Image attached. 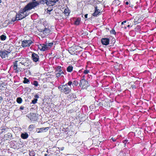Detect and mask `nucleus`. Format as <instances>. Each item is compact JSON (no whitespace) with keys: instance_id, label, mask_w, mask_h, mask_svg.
Masks as SVG:
<instances>
[{"instance_id":"1","label":"nucleus","mask_w":156,"mask_h":156,"mask_svg":"<svg viewBox=\"0 0 156 156\" xmlns=\"http://www.w3.org/2000/svg\"><path fill=\"white\" fill-rule=\"evenodd\" d=\"M38 4V3L37 2H32L27 4L20 12V19L22 20L28 16L29 15V12H27L37 6Z\"/></svg>"},{"instance_id":"2","label":"nucleus","mask_w":156,"mask_h":156,"mask_svg":"<svg viewBox=\"0 0 156 156\" xmlns=\"http://www.w3.org/2000/svg\"><path fill=\"white\" fill-rule=\"evenodd\" d=\"M11 55H12V54L9 51H0V56L2 58H5L10 59L11 57H9Z\"/></svg>"},{"instance_id":"3","label":"nucleus","mask_w":156,"mask_h":156,"mask_svg":"<svg viewBox=\"0 0 156 156\" xmlns=\"http://www.w3.org/2000/svg\"><path fill=\"white\" fill-rule=\"evenodd\" d=\"M18 62L17 60L14 63V68L15 72H18L19 71H21L22 70L23 66Z\"/></svg>"},{"instance_id":"4","label":"nucleus","mask_w":156,"mask_h":156,"mask_svg":"<svg viewBox=\"0 0 156 156\" xmlns=\"http://www.w3.org/2000/svg\"><path fill=\"white\" fill-rule=\"evenodd\" d=\"M22 65H24L25 66H27L30 64V61L27 58H22L18 59L17 60Z\"/></svg>"},{"instance_id":"5","label":"nucleus","mask_w":156,"mask_h":156,"mask_svg":"<svg viewBox=\"0 0 156 156\" xmlns=\"http://www.w3.org/2000/svg\"><path fill=\"white\" fill-rule=\"evenodd\" d=\"M79 84L83 88H86L89 85L87 81H86L84 79H83L80 81V82L79 83Z\"/></svg>"},{"instance_id":"6","label":"nucleus","mask_w":156,"mask_h":156,"mask_svg":"<svg viewBox=\"0 0 156 156\" xmlns=\"http://www.w3.org/2000/svg\"><path fill=\"white\" fill-rule=\"evenodd\" d=\"M33 42L30 40H24L22 41V46L23 47H29Z\"/></svg>"},{"instance_id":"7","label":"nucleus","mask_w":156,"mask_h":156,"mask_svg":"<svg viewBox=\"0 0 156 156\" xmlns=\"http://www.w3.org/2000/svg\"><path fill=\"white\" fill-rule=\"evenodd\" d=\"M62 87L63 88L62 92H63L66 94H68L70 91V90L68 87L67 84L62 86Z\"/></svg>"},{"instance_id":"8","label":"nucleus","mask_w":156,"mask_h":156,"mask_svg":"<svg viewBox=\"0 0 156 156\" xmlns=\"http://www.w3.org/2000/svg\"><path fill=\"white\" fill-rule=\"evenodd\" d=\"M31 57L34 62H37L39 61V56L37 54L34 52H33L32 54Z\"/></svg>"},{"instance_id":"9","label":"nucleus","mask_w":156,"mask_h":156,"mask_svg":"<svg viewBox=\"0 0 156 156\" xmlns=\"http://www.w3.org/2000/svg\"><path fill=\"white\" fill-rule=\"evenodd\" d=\"M58 0H48V5L49 6H53Z\"/></svg>"},{"instance_id":"10","label":"nucleus","mask_w":156,"mask_h":156,"mask_svg":"<svg viewBox=\"0 0 156 156\" xmlns=\"http://www.w3.org/2000/svg\"><path fill=\"white\" fill-rule=\"evenodd\" d=\"M101 41L102 44L108 45L109 44V40L108 38H103L101 39Z\"/></svg>"},{"instance_id":"11","label":"nucleus","mask_w":156,"mask_h":156,"mask_svg":"<svg viewBox=\"0 0 156 156\" xmlns=\"http://www.w3.org/2000/svg\"><path fill=\"white\" fill-rule=\"evenodd\" d=\"M98 15V9L97 7H95V12L92 14V16L91 17V19L94 18V17L97 16Z\"/></svg>"},{"instance_id":"12","label":"nucleus","mask_w":156,"mask_h":156,"mask_svg":"<svg viewBox=\"0 0 156 156\" xmlns=\"http://www.w3.org/2000/svg\"><path fill=\"white\" fill-rule=\"evenodd\" d=\"M34 2H37L39 4L37 6L39 5L40 3L44 5L45 4L48 5V0H40L39 2L37 1H35Z\"/></svg>"},{"instance_id":"13","label":"nucleus","mask_w":156,"mask_h":156,"mask_svg":"<svg viewBox=\"0 0 156 156\" xmlns=\"http://www.w3.org/2000/svg\"><path fill=\"white\" fill-rule=\"evenodd\" d=\"M55 72H58L59 73H61V74L63 75L64 74L63 71L62 69H61V67L60 66H58L56 69Z\"/></svg>"},{"instance_id":"14","label":"nucleus","mask_w":156,"mask_h":156,"mask_svg":"<svg viewBox=\"0 0 156 156\" xmlns=\"http://www.w3.org/2000/svg\"><path fill=\"white\" fill-rule=\"evenodd\" d=\"M50 31L51 30L49 29L45 28L44 30H43V33L45 35H46L49 33L50 32Z\"/></svg>"},{"instance_id":"15","label":"nucleus","mask_w":156,"mask_h":156,"mask_svg":"<svg viewBox=\"0 0 156 156\" xmlns=\"http://www.w3.org/2000/svg\"><path fill=\"white\" fill-rule=\"evenodd\" d=\"M64 14L66 16H68L69 15V10L68 8L67 7L65 9L64 11Z\"/></svg>"},{"instance_id":"16","label":"nucleus","mask_w":156,"mask_h":156,"mask_svg":"<svg viewBox=\"0 0 156 156\" xmlns=\"http://www.w3.org/2000/svg\"><path fill=\"white\" fill-rule=\"evenodd\" d=\"M48 127H45V128H41L39 129V131L37 133H40L42 132H43V131L45 130V131L48 130Z\"/></svg>"},{"instance_id":"17","label":"nucleus","mask_w":156,"mask_h":156,"mask_svg":"<svg viewBox=\"0 0 156 156\" xmlns=\"http://www.w3.org/2000/svg\"><path fill=\"white\" fill-rule=\"evenodd\" d=\"M21 137L23 139H27L28 136V134L26 133H22L21 134Z\"/></svg>"},{"instance_id":"18","label":"nucleus","mask_w":156,"mask_h":156,"mask_svg":"<svg viewBox=\"0 0 156 156\" xmlns=\"http://www.w3.org/2000/svg\"><path fill=\"white\" fill-rule=\"evenodd\" d=\"M5 137L7 138H11L12 137V135L10 133H8L7 134H5L4 135Z\"/></svg>"},{"instance_id":"19","label":"nucleus","mask_w":156,"mask_h":156,"mask_svg":"<svg viewBox=\"0 0 156 156\" xmlns=\"http://www.w3.org/2000/svg\"><path fill=\"white\" fill-rule=\"evenodd\" d=\"M73 68L72 66H69L67 68V70L68 72H71L73 70Z\"/></svg>"},{"instance_id":"20","label":"nucleus","mask_w":156,"mask_h":156,"mask_svg":"<svg viewBox=\"0 0 156 156\" xmlns=\"http://www.w3.org/2000/svg\"><path fill=\"white\" fill-rule=\"evenodd\" d=\"M48 47L46 44H43L42 51H45L47 49Z\"/></svg>"},{"instance_id":"21","label":"nucleus","mask_w":156,"mask_h":156,"mask_svg":"<svg viewBox=\"0 0 156 156\" xmlns=\"http://www.w3.org/2000/svg\"><path fill=\"white\" fill-rule=\"evenodd\" d=\"M22 99L20 97L16 99L17 102L19 104L21 103L22 102Z\"/></svg>"},{"instance_id":"22","label":"nucleus","mask_w":156,"mask_h":156,"mask_svg":"<svg viewBox=\"0 0 156 156\" xmlns=\"http://www.w3.org/2000/svg\"><path fill=\"white\" fill-rule=\"evenodd\" d=\"M23 83H30V81L29 80L27 79L25 77L24 78V80H23Z\"/></svg>"},{"instance_id":"23","label":"nucleus","mask_w":156,"mask_h":156,"mask_svg":"<svg viewBox=\"0 0 156 156\" xmlns=\"http://www.w3.org/2000/svg\"><path fill=\"white\" fill-rule=\"evenodd\" d=\"M72 86L73 87L74 86H77L78 84V82L76 80L73 81V82H72Z\"/></svg>"},{"instance_id":"24","label":"nucleus","mask_w":156,"mask_h":156,"mask_svg":"<svg viewBox=\"0 0 156 156\" xmlns=\"http://www.w3.org/2000/svg\"><path fill=\"white\" fill-rule=\"evenodd\" d=\"M6 38V36L4 35H2L1 36V39L2 40H5Z\"/></svg>"},{"instance_id":"25","label":"nucleus","mask_w":156,"mask_h":156,"mask_svg":"<svg viewBox=\"0 0 156 156\" xmlns=\"http://www.w3.org/2000/svg\"><path fill=\"white\" fill-rule=\"evenodd\" d=\"M55 73L56 76L57 77H58L60 76H63V75L61 74V73H59L58 72H55Z\"/></svg>"},{"instance_id":"26","label":"nucleus","mask_w":156,"mask_h":156,"mask_svg":"<svg viewBox=\"0 0 156 156\" xmlns=\"http://www.w3.org/2000/svg\"><path fill=\"white\" fill-rule=\"evenodd\" d=\"M110 33L111 34L114 35H115L116 34V32L114 29H112L110 31Z\"/></svg>"},{"instance_id":"27","label":"nucleus","mask_w":156,"mask_h":156,"mask_svg":"<svg viewBox=\"0 0 156 156\" xmlns=\"http://www.w3.org/2000/svg\"><path fill=\"white\" fill-rule=\"evenodd\" d=\"M20 14H17L16 15V20H20L21 19H20Z\"/></svg>"},{"instance_id":"28","label":"nucleus","mask_w":156,"mask_h":156,"mask_svg":"<svg viewBox=\"0 0 156 156\" xmlns=\"http://www.w3.org/2000/svg\"><path fill=\"white\" fill-rule=\"evenodd\" d=\"M34 127V125H30L29 126L28 128L29 129H30L31 130L33 129V128Z\"/></svg>"},{"instance_id":"29","label":"nucleus","mask_w":156,"mask_h":156,"mask_svg":"<svg viewBox=\"0 0 156 156\" xmlns=\"http://www.w3.org/2000/svg\"><path fill=\"white\" fill-rule=\"evenodd\" d=\"M80 23V20L78 19H77L75 22V24L76 25H78Z\"/></svg>"},{"instance_id":"30","label":"nucleus","mask_w":156,"mask_h":156,"mask_svg":"<svg viewBox=\"0 0 156 156\" xmlns=\"http://www.w3.org/2000/svg\"><path fill=\"white\" fill-rule=\"evenodd\" d=\"M13 49V47L12 46L9 47V48L7 49L9 50L8 51L10 52V53H11V52L12 51Z\"/></svg>"},{"instance_id":"31","label":"nucleus","mask_w":156,"mask_h":156,"mask_svg":"<svg viewBox=\"0 0 156 156\" xmlns=\"http://www.w3.org/2000/svg\"><path fill=\"white\" fill-rule=\"evenodd\" d=\"M37 98H34L33 100H32V103L33 104H35L37 103Z\"/></svg>"},{"instance_id":"32","label":"nucleus","mask_w":156,"mask_h":156,"mask_svg":"<svg viewBox=\"0 0 156 156\" xmlns=\"http://www.w3.org/2000/svg\"><path fill=\"white\" fill-rule=\"evenodd\" d=\"M33 84L35 86H37L38 85V83L36 81H34L33 83Z\"/></svg>"},{"instance_id":"33","label":"nucleus","mask_w":156,"mask_h":156,"mask_svg":"<svg viewBox=\"0 0 156 156\" xmlns=\"http://www.w3.org/2000/svg\"><path fill=\"white\" fill-rule=\"evenodd\" d=\"M35 154L34 152L32 151L31 152H30L29 154L30 156H34L35 155Z\"/></svg>"},{"instance_id":"34","label":"nucleus","mask_w":156,"mask_h":156,"mask_svg":"<svg viewBox=\"0 0 156 156\" xmlns=\"http://www.w3.org/2000/svg\"><path fill=\"white\" fill-rule=\"evenodd\" d=\"M128 140H125L122 141V142L124 143L125 146H126V144L128 142Z\"/></svg>"},{"instance_id":"35","label":"nucleus","mask_w":156,"mask_h":156,"mask_svg":"<svg viewBox=\"0 0 156 156\" xmlns=\"http://www.w3.org/2000/svg\"><path fill=\"white\" fill-rule=\"evenodd\" d=\"M53 44V43H50L46 44L48 46V47H51L52 45Z\"/></svg>"},{"instance_id":"36","label":"nucleus","mask_w":156,"mask_h":156,"mask_svg":"<svg viewBox=\"0 0 156 156\" xmlns=\"http://www.w3.org/2000/svg\"><path fill=\"white\" fill-rule=\"evenodd\" d=\"M38 48L41 50L42 51V48H43V44L42 45H40L39 46Z\"/></svg>"},{"instance_id":"37","label":"nucleus","mask_w":156,"mask_h":156,"mask_svg":"<svg viewBox=\"0 0 156 156\" xmlns=\"http://www.w3.org/2000/svg\"><path fill=\"white\" fill-rule=\"evenodd\" d=\"M89 72V71L87 70H85L84 71V73L85 74H87Z\"/></svg>"},{"instance_id":"38","label":"nucleus","mask_w":156,"mask_h":156,"mask_svg":"<svg viewBox=\"0 0 156 156\" xmlns=\"http://www.w3.org/2000/svg\"><path fill=\"white\" fill-rule=\"evenodd\" d=\"M72 83H73L72 82H71V81H69L68 82L67 84L68 85L70 86L72 84Z\"/></svg>"},{"instance_id":"39","label":"nucleus","mask_w":156,"mask_h":156,"mask_svg":"<svg viewBox=\"0 0 156 156\" xmlns=\"http://www.w3.org/2000/svg\"><path fill=\"white\" fill-rule=\"evenodd\" d=\"M58 88L60 90H61V91L62 92V90H63V88L62 87V86H59L58 87Z\"/></svg>"},{"instance_id":"40","label":"nucleus","mask_w":156,"mask_h":156,"mask_svg":"<svg viewBox=\"0 0 156 156\" xmlns=\"http://www.w3.org/2000/svg\"><path fill=\"white\" fill-rule=\"evenodd\" d=\"M16 20V18H12V22H14Z\"/></svg>"},{"instance_id":"41","label":"nucleus","mask_w":156,"mask_h":156,"mask_svg":"<svg viewBox=\"0 0 156 156\" xmlns=\"http://www.w3.org/2000/svg\"><path fill=\"white\" fill-rule=\"evenodd\" d=\"M2 100L3 98H2V97L0 96V104L1 103Z\"/></svg>"},{"instance_id":"42","label":"nucleus","mask_w":156,"mask_h":156,"mask_svg":"<svg viewBox=\"0 0 156 156\" xmlns=\"http://www.w3.org/2000/svg\"><path fill=\"white\" fill-rule=\"evenodd\" d=\"M24 107L23 106H21L20 108V109L21 110H23L24 109Z\"/></svg>"},{"instance_id":"43","label":"nucleus","mask_w":156,"mask_h":156,"mask_svg":"<svg viewBox=\"0 0 156 156\" xmlns=\"http://www.w3.org/2000/svg\"><path fill=\"white\" fill-rule=\"evenodd\" d=\"M35 98H39V96L37 95H35L34 96Z\"/></svg>"},{"instance_id":"44","label":"nucleus","mask_w":156,"mask_h":156,"mask_svg":"<svg viewBox=\"0 0 156 156\" xmlns=\"http://www.w3.org/2000/svg\"><path fill=\"white\" fill-rule=\"evenodd\" d=\"M87 16H88V14H86L84 15L85 18H87Z\"/></svg>"},{"instance_id":"45","label":"nucleus","mask_w":156,"mask_h":156,"mask_svg":"<svg viewBox=\"0 0 156 156\" xmlns=\"http://www.w3.org/2000/svg\"><path fill=\"white\" fill-rule=\"evenodd\" d=\"M126 20H125L124 21H123V22H122V23H121V24H124V23H126Z\"/></svg>"},{"instance_id":"46","label":"nucleus","mask_w":156,"mask_h":156,"mask_svg":"<svg viewBox=\"0 0 156 156\" xmlns=\"http://www.w3.org/2000/svg\"><path fill=\"white\" fill-rule=\"evenodd\" d=\"M73 111L72 110H70V111H69V112H68L69 113H71Z\"/></svg>"},{"instance_id":"47","label":"nucleus","mask_w":156,"mask_h":156,"mask_svg":"<svg viewBox=\"0 0 156 156\" xmlns=\"http://www.w3.org/2000/svg\"><path fill=\"white\" fill-rule=\"evenodd\" d=\"M111 139L112 140V141H113L114 142V141H116L115 139L113 138H112Z\"/></svg>"},{"instance_id":"48","label":"nucleus","mask_w":156,"mask_h":156,"mask_svg":"<svg viewBox=\"0 0 156 156\" xmlns=\"http://www.w3.org/2000/svg\"><path fill=\"white\" fill-rule=\"evenodd\" d=\"M132 87H133V88H136V87L135 85H133V86Z\"/></svg>"},{"instance_id":"49","label":"nucleus","mask_w":156,"mask_h":156,"mask_svg":"<svg viewBox=\"0 0 156 156\" xmlns=\"http://www.w3.org/2000/svg\"><path fill=\"white\" fill-rule=\"evenodd\" d=\"M126 5H128V4H129V2H126Z\"/></svg>"},{"instance_id":"50","label":"nucleus","mask_w":156,"mask_h":156,"mask_svg":"<svg viewBox=\"0 0 156 156\" xmlns=\"http://www.w3.org/2000/svg\"><path fill=\"white\" fill-rule=\"evenodd\" d=\"M101 103V102L99 104H98V105L100 106H101V104H100Z\"/></svg>"},{"instance_id":"51","label":"nucleus","mask_w":156,"mask_h":156,"mask_svg":"<svg viewBox=\"0 0 156 156\" xmlns=\"http://www.w3.org/2000/svg\"><path fill=\"white\" fill-rule=\"evenodd\" d=\"M130 27V25H128L127 26V27Z\"/></svg>"},{"instance_id":"52","label":"nucleus","mask_w":156,"mask_h":156,"mask_svg":"<svg viewBox=\"0 0 156 156\" xmlns=\"http://www.w3.org/2000/svg\"><path fill=\"white\" fill-rule=\"evenodd\" d=\"M47 154H44V156H47Z\"/></svg>"},{"instance_id":"53","label":"nucleus","mask_w":156,"mask_h":156,"mask_svg":"<svg viewBox=\"0 0 156 156\" xmlns=\"http://www.w3.org/2000/svg\"><path fill=\"white\" fill-rule=\"evenodd\" d=\"M70 51H71V50H69V53H71V52H70Z\"/></svg>"},{"instance_id":"54","label":"nucleus","mask_w":156,"mask_h":156,"mask_svg":"<svg viewBox=\"0 0 156 156\" xmlns=\"http://www.w3.org/2000/svg\"><path fill=\"white\" fill-rule=\"evenodd\" d=\"M5 129H2V130H5Z\"/></svg>"},{"instance_id":"55","label":"nucleus","mask_w":156,"mask_h":156,"mask_svg":"<svg viewBox=\"0 0 156 156\" xmlns=\"http://www.w3.org/2000/svg\"><path fill=\"white\" fill-rule=\"evenodd\" d=\"M98 14H99V13H100V12H99V11H98Z\"/></svg>"},{"instance_id":"56","label":"nucleus","mask_w":156,"mask_h":156,"mask_svg":"<svg viewBox=\"0 0 156 156\" xmlns=\"http://www.w3.org/2000/svg\"><path fill=\"white\" fill-rule=\"evenodd\" d=\"M85 34H87V33H85Z\"/></svg>"},{"instance_id":"57","label":"nucleus","mask_w":156,"mask_h":156,"mask_svg":"<svg viewBox=\"0 0 156 156\" xmlns=\"http://www.w3.org/2000/svg\"><path fill=\"white\" fill-rule=\"evenodd\" d=\"M1 0H0V3L1 2Z\"/></svg>"},{"instance_id":"58","label":"nucleus","mask_w":156,"mask_h":156,"mask_svg":"<svg viewBox=\"0 0 156 156\" xmlns=\"http://www.w3.org/2000/svg\"><path fill=\"white\" fill-rule=\"evenodd\" d=\"M98 101H99V102H100V101H99L98 100Z\"/></svg>"},{"instance_id":"59","label":"nucleus","mask_w":156,"mask_h":156,"mask_svg":"<svg viewBox=\"0 0 156 156\" xmlns=\"http://www.w3.org/2000/svg\"><path fill=\"white\" fill-rule=\"evenodd\" d=\"M98 101H99V102H100V101H99L98 100Z\"/></svg>"}]
</instances>
